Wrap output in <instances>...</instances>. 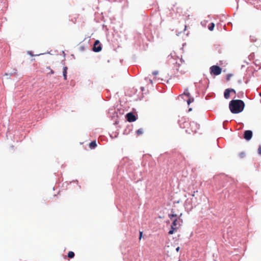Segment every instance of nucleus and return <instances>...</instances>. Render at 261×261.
<instances>
[{"instance_id": "obj_1", "label": "nucleus", "mask_w": 261, "mask_h": 261, "mask_svg": "<svg viewBox=\"0 0 261 261\" xmlns=\"http://www.w3.org/2000/svg\"><path fill=\"white\" fill-rule=\"evenodd\" d=\"M178 123L180 127L184 128L187 127L186 132L190 134L196 133L199 128V125L197 123L194 121L189 122L187 119L185 117H181L178 120Z\"/></svg>"}, {"instance_id": "obj_2", "label": "nucleus", "mask_w": 261, "mask_h": 261, "mask_svg": "<svg viewBox=\"0 0 261 261\" xmlns=\"http://www.w3.org/2000/svg\"><path fill=\"white\" fill-rule=\"evenodd\" d=\"M244 107L245 103L242 100H232L229 105L230 111L233 114H238L242 112Z\"/></svg>"}, {"instance_id": "obj_3", "label": "nucleus", "mask_w": 261, "mask_h": 261, "mask_svg": "<svg viewBox=\"0 0 261 261\" xmlns=\"http://www.w3.org/2000/svg\"><path fill=\"white\" fill-rule=\"evenodd\" d=\"M180 221L179 218H176L173 220L171 225V229L168 232L169 234H172L175 231H177L181 225Z\"/></svg>"}, {"instance_id": "obj_4", "label": "nucleus", "mask_w": 261, "mask_h": 261, "mask_svg": "<svg viewBox=\"0 0 261 261\" xmlns=\"http://www.w3.org/2000/svg\"><path fill=\"white\" fill-rule=\"evenodd\" d=\"M211 73L215 75H218L221 74L222 72V69L219 66L217 65H214L210 68Z\"/></svg>"}, {"instance_id": "obj_5", "label": "nucleus", "mask_w": 261, "mask_h": 261, "mask_svg": "<svg viewBox=\"0 0 261 261\" xmlns=\"http://www.w3.org/2000/svg\"><path fill=\"white\" fill-rule=\"evenodd\" d=\"M102 47L99 40H96L94 42L93 50L94 52H99L101 50Z\"/></svg>"}, {"instance_id": "obj_6", "label": "nucleus", "mask_w": 261, "mask_h": 261, "mask_svg": "<svg viewBox=\"0 0 261 261\" xmlns=\"http://www.w3.org/2000/svg\"><path fill=\"white\" fill-rule=\"evenodd\" d=\"M252 137V132L250 130H245L244 134V138L245 140L249 141Z\"/></svg>"}, {"instance_id": "obj_7", "label": "nucleus", "mask_w": 261, "mask_h": 261, "mask_svg": "<svg viewBox=\"0 0 261 261\" xmlns=\"http://www.w3.org/2000/svg\"><path fill=\"white\" fill-rule=\"evenodd\" d=\"M126 118L128 122H134L136 120V117L133 113H128L126 114Z\"/></svg>"}, {"instance_id": "obj_8", "label": "nucleus", "mask_w": 261, "mask_h": 261, "mask_svg": "<svg viewBox=\"0 0 261 261\" xmlns=\"http://www.w3.org/2000/svg\"><path fill=\"white\" fill-rule=\"evenodd\" d=\"M229 89H226L224 93V96L225 98L228 99L230 97Z\"/></svg>"}, {"instance_id": "obj_9", "label": "nucleus", "mask_w": 261, "mask_h": 261, "mask_svg": "<svg viewBox=\"0 0 261 261\" xmlns=\"http://www.w3.org/2000/svg\"><path fill=\"white\" fill-rule=\"evenodd\" d=\"M67 69H68V68L67 67H64L63 68V75L64 76V79L65 80H66L67 79Z\"/></svg>"}, {"instance_id": "obj_10", "label": "nucleus", "mask_w": 261, "mask_h": 261, "mask_svg": "<svg viewBox=\"0 0 261 261\" xmlns=\"http://www.w3.org/2000/svg\"><path fill=\"white\" fill-rule=\"evenodd\" d=\"M97 146L96 141H93L89 144V147L91 149L94 148Z\"/></svg>"}, {"instance_id": "obj_11", "label": "nucleus", "mask_w": 261, "mask_h": 261, "mask_svg": "<svg viewBox=\"0 0 261 261\" xmlns=\"http://www.w3.org/2000/svg\"><path fill=\"white\" fill-rule=\"evenodd\" d=\"M74 256V253L72 251H69L68 253V257L70 258H73Z\"/></svg>"}, {"instance_id": "obj_12", "label": "nucleus", "mask_w": 261, "mask_h": 261, "mask_svg": "<svg viewBox=\"0 0 261 261\" xmlns=\"http://www.w3.org/2000/svg\"><path fill=\"white\" fill-rule=\"evenodd\" d=\"M143 133V128H140L137 130V134L138 135H142Z\"/></svg>"}, {"instance_id": "obj_13", "label": "nucleus", "mask_w": 261, "mask_h": 261, "mask_svg": "<svg viewBox=\"0 0 261 261\" xmlns=\"http://www.w3.org/2000/svg\"><path fill=\"white\" fill-rule=\"evenodd\" d=\"M183 94L187 96L188 97H190V94L189 92L188 89L185 90V92H184Z\"/></svg>"}, {"instance_id": "obj_14", "label": "nucleus", "mask_w": 261, "mask_h": 261, "mask_svg": "<svg viewBox=\"0 0 261 261\" xmlns=\"http://www.w3.org/2000/svg\"><path fill=\"white\" fill-rule=\"evenodd\" d=\"M239 155L241 158H243L245 156V153L244 152H240Z\"/></svg>"}, {"instance_id": "obj_15", "label": "nucleus", "mask_w": 261, "mask_h": 261, "mask_svg": "<svg viewBox=\"0 0 261 261\" xmlns=\"http://www.w3.org/2000/svg\"><path fill=\"white\" fill-rule=\"evenodd\" d=\"M215 27V24L214 23H211V25L208 27V29L210 30V31H213V29H214V28Z\"/></svg>"}, {"instance_id": "obj_16", "label": "nucleus", "mask_w": 261, "mask_h": 261, "mask_svg": "<svg viewBox=\"0 0 261 261\" xmlns=\"http://www.w3.org/2000/svg\"><path fill=\"white\" fill-rule=\"evenodd\" d=\"M177 217V215L176 214H170V215H169V217L170 218V219L171 220H172L173 217Z\"/></svg>"}, {"instance_id": "obj_17", "label": "nucleus", "mask_w": 261, "mask_h": 261, "mask_svg": "<svg viewBox=\"0 0 261 261\" xmlns=\"http://www.w3.org/2000/svg\"><path fill=\"white\" fill-rule=\"evenodd\" d=\"M194 101L193 98H189V99L187 100V103L188 105H190V103Z\"/></svg>"}, {"instance_id": "obj_18", "label": "nucleus", "mask_w": 261, "mask_h": 261, "mask_svg": "<svg viewBox=\"0 0 261 261\" xmlns=\"http://www.w3.org/2000/svg\"><path fill=\"white\" fill-rule=\"evenodd\" d=\"M46 69H48V70L50 71V72L49 73H50V74L54 73V71L50 68V67H47Z\"/></svg>"}, {"instance_id": "obj_19", "label": "nucleus", "mask_w": 261, "mask_h": 261, "mask_svg": "<svg viewBox=\"0 0 261 261\" xmlns=\"http://www.w3.org/2000/svg\"><path fill=\"white\" fill-rule=\"evenodd\" d=\"M258 154L261 155V146H259L258 147Z\"/></svg>"}, {"instance_id": "obj_20", "label": "nucleus", "mask_w": 261, "mask_h": 261, "mask_svg": "<svg viewBox=\"0 0 261 261\" xmlns=\"http://www.w3.org/2000/svg\"><path fill=\"white\" fill-rule=\"evenodd\" d=\"M229 92H233L236 94V91L233 89H229Z\"/></svg>"}, {"instance_id": "obj_21", "label": "nucleus", "mask_w": 261, "mask_h": 261, "mask_svg": "<svg viewBox=\"0 0 261 261\" xmlns=\"http://www.w3.org/2000/svg\"><path fill=\"white\" fill-rule=\"evenodd\" d=\"M158 74V71H154L153 72H152V74L153 75H156L157 74Z\"/></svg>"}, {"instance_id": "obj_22", "label": "nucleus", "mask_w": 261, "mask_h": 261, "mask_svg": "<svg viewBox=\"0 0 261 261\" xmlns=\"http://www.w3.org/2000/svg\"><path fill=\"white\" fill-rule=\"evenodd\" d=\"M142 231H140V236H139V240H141V238H142Z\"/></svg>"}, {"instance_id": "obj_23", "label": "nucleus", "mask_w": 261, "mask_h": 261, "mask_svg": "<svg viewBox=\"0 0 261 261\" xmlns=\"http://www.w3.org/2000/svg\"><path fill=\"white\" fill-rule=\"evenodd\" d=\"M198 192L197 191H194V192H193V193L192 194V196L193 197L195 196V193L196 192Z\"/></svg>"}, {"instance_id": "obj_24", "label": "nucleus", "mask_w": 261, "mask_h": 261, "mask_svg": "<svg viewBox=\"0 0 261 261\" xmlns=\"http://www.w3.org/2000/svg\"><path fill=\"white\" fill-rule=\"evenodd\" d=\"M179 249H180L179 247H178L177 248H176V250L177 251H178L179 250Z\"/></svg>"}, {"instance_id": "obj_25", "label": "nucleus", "mask_w": 261, "mask_h": 261, "mask_svg": "<svg viewBox=\"0 0 261 261\" xmlns=\"http://www.w3.org/2000/svg\"><path fill=\"white\" fill-rule=\"evenodd\" d=\"M229 79H230L229 75H228V76H227V80H229Z\"/></svg>"}, {"instance_id": "obj_26", "label": "nucleus", "mask_w": 261, "mask_h": 261, "mask_svg": "<svg viewBox=\"0 0 261 261\" xmlns=\"http://www.w3.org/2000/svg\"><path fill=\"white\" fill-rule=\"evenodd\" d=\"M120 63H122V60H121V59H120Z\"/></svg>"}, {"instance_id": "obj_27", "label": "nucleus", "mask_w": 261, "mask_h": 261, "mask_svg": "<svg viewBox=\"0 0 261 261\" xmlns=\"http://www.w3.org/2000/svg\"><path fill=\"white\" fill-rule=\"evenodd\" d=\"M259 96L261 97V92L259 93Z\"/></svg>"}]
</instances>
